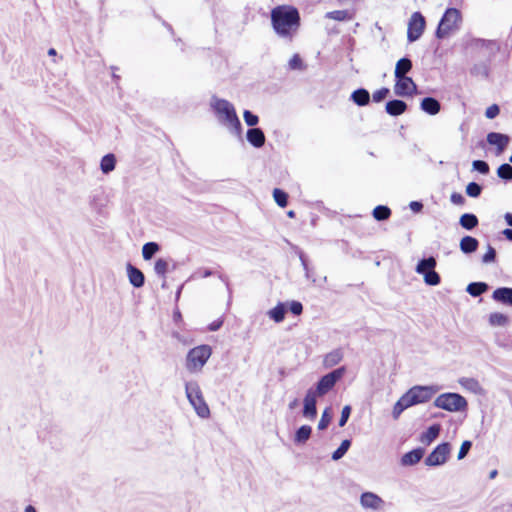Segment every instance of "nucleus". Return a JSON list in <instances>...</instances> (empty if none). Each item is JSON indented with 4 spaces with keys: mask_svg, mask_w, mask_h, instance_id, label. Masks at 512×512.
I'll use <instances>...</instances> for the list:
<instances>
[{
    "mask_svg": "<svg viewBox=\"0 0 512 512\" xmlns=\"http://www.w3.org/2000/svg\"><path fill=\"white\" fill-rule=\"evenodd\" d=\"M271 25L275 34L291 42L300 28V13L290 5H279L271 10Z\"/></svg>",
    "mask_w": 512,
    "mask_h": 512,
    "instance_id": "f257e3e1",
    "label": "nucleus"
},
{
    "mask_svg": "<svg viewBox=\"0 0 512 512\" xmlns=\"http://www.w3.org/2000/svg\"><path fill=\"white\" fill-rule=\"evenodd\" d=\"M210 106L216 113L219 122L226 126L231 134L242 139V124L234 106L228 100L220 99L215 95L211 97Z\"/></svg>",
    "mask_w": 512,
    "mask_h": 512,
    "instance_id": "f03ea898",
    "label": "nucleus"
},
{
    "mask_svg": "<svg viewBox=\"0 0 512 512\" xmlns=\"http://www.w3.org/2000/svg\"><path fill=\"white\" fill-rule=\"evenodd\" d=\"M185 392L196 414L201 418H208L210 416V409L204 400L199 384L196 381L186 382Z\"/></svg>",
    "mask_w": 512,
    "mask_h": 512,
    "instance_id": "7ed1b4c3",
    "label": "nucleus"
},
{
    "mask_svg": "<svg viewBox=\"0 0 512 512\" xmlns=\"http://www.w3.org/2000/svg\"><path fill=\"white\" fill-rule=\"evenodd\" d=\"M462 20L461 13L456 8H448L440 19L435 36L438 39L446 38L449 33L458 28Z\"/></svg>",
    "mask_w": 512,
    "mask_h": 512,
    "instance_id": "20e7f679",
    "label": "nucleus"
},
{
    "mask_svg": "<svg viewBox=\"0 0 512 512\" xmlns=\"http://www.w3.org/2000/svg\"><path fill=\"white\" fill-rule=\"evenodd\" d=\"M434 406L449 412H459L467 409V400L458 393L440 394L434 401Z\"/></svg>",
    "mask_w": 512,
    "mask_h": 512,
    "instance_id": "39448f33",
    "label": "nucleus"
},
{
    "mask_svg": "<svg viewBox=\"0 0 512 512\" xmlns=\"http://www.w3.org/2000/svg\"><path fill=\"white\" fill-rule=\"evenodd\" d=\"M212 353L209 345H200L189 350L186 358V368L190 372L201 371Z\"/></svg>",
    "mask_w": 512,
    "mask_h": 512,
    "instance_id": "423d86ee",
    "label": "nucleus"
},
{
    "mask_svg": "<svg viewBox=\"0 0 512 512\" xmlns=\"http://www.w3.org/2000/svg\"><path fill=\"white\" fill-rule=\"evenodd\" d=\"M346 372V368L341 366L328 374L322 376L316 384L314 389V393L319 397L326 395L335 384L343 377Z\"/></svg>",
    "mask_w": 512,
    "mask_h": 512,
    "instance_id": "0eeeda50",
    "label": "nucleus"
},
{
    "mask_svg": "<svg viewBox=\"0 0 512 512\" xmlns=\"http://www.w3.org/2000/svg\"><path fill=\"white\" fill-rule=\"evenodd\" d=\"M437 392V388L433 386H414L410 388L404 395L411 406L428 402Z\"/></svg>",
    "mask_w": 512,
    "mask_h": 512,
    "instance_id": "6e6552de",
    "label": "nucleus"
},
{
    "mask_svg": "<svg viewBox=\"0 0 512 512\" xmlns=\"http://www.w3.org/2000/svg\"><path fill=\"white\" fill-rule=\"evenodd\" d=\"M426 26L425 17L421 12H414L408 22L407 39L409 42L417 41L423 34Z\"/></svg>",
    "mask_w": 512,
    "mask_h": 512,
    "instance_id": "1a4fd4ad",
    "label": "nucleus"
},
{
    "mask_svg": "<svg viewBox=\"0 0 512 512\" xmlns=\"http://www.w3.org/2000/svg\"><path fill=\"white\" fill-rule=\"evenodd\" d=\"M451 452V445L443 442L437 445L433 451L425 458V465L440 466L446 463Z\"/></svg>",
    "mask_w": 512,
    "mask_h": 512,
    "instance_id": "9d476101",
    "label": "nucleus"
},
{
    "mask_svg": "<svg viewBox=\"0 0 512 512\" xmlns=\"http://www.w3.org/2000/svg\"><path fill=\"white\" fill-rule=\"evenodd\" d=\"M362 508L372 511L383 510L385 501L373 492H363L359 499Z\"/></svg>",
    "mask_w": 512,
    "mask_h": 512,
    "instance_id": "9b49d317",
    "label": "nucleus"
},
{
    "mask_svg": "<svg viewBox=\"0 0 512 512\" xmlns=\"http://www.w3.org/2000/svg\"><path fill=\"white\" fill-rule=\"evenodd\" d=\"M317 397H319V396L314 393L313 388H309L307 390L306 395L303 400L302 414H303V417H305L308 420H314L317 416V407H316Z\"/></svg>",
    "mask_w": 512,
    "mask_h": 512,
    "instance_id": "f8f14e48",
    "label": "nucleus"
},
{
    "mask_svg": "<svg viewBox=\"0 0 512 512\" xmlns=\"http://www.w3.org/2000/svg\"><path fill=\"white\" fill-rule=\"evenodd\" d=\"M416 88L417 86L411 77H400L396 78L394 93L401 97L410 96L413 94Z\"/></svg>",
    "mask_w": 512,
    "mask_h": 512,
    "instance_id": "ddd939ff",
    "label": "nucleus"
},
{
    "mask_svg": "<svg viewBox=\"0 0 512 512\" xmlns=\"http://www.w3.org/2000/svg\"><path fill=\"white\" fill-rule=\"evenodd\" d=\"M486 140L490 145L496 146L497 154H501L508 146L510 137L503 133L490 132L487 134Z\"/></svg>",
    "mask_w": 512,
    "mask_h": 512,
    "instance_id": "4468645a",
    "label": "nucleus"
},
{
    "mask_svg": "<svg viewBox=\"0 0 512 512\" xmlns=\"http://www.w3.org/2000/svg\"><path fill=\"white\" fill-rule=\"evenodd\" d=\"M126 269L130 284L135 288L143 287L145 284L144 273L139 268L133 266L131 263L127 264Z\"/></svg>",
    "mask_w": 512,
    "mask_h": 512,
    "instance_id": "2eb2a0df",
    "label": "nucleus"
},
{
    "mask_svg": "<svg viewBox=\"0 0 512 512\" xmlns=\"http://www.w3.org/2000/svg\"><path fill=\"white\" fill-rule=\"evenodd\" d=\"M247 141L255 148H261L265 144V134L261 128H249L246 133Z\"/></svg>",
    "mask_w": 512,
    "mask_h": 512,
    "instance_id": "dca6fc26",
    "label": "nucleus"
},
{
    "mask_svg": "<svg viewBox=\"0 0 512 512\" xmlns=\"http://www.w3.org/2000/svg\"><path fill=\"white\" fill-rule=\"evenodd\" d=\"M471 45L477 48H485L489 51V56L493 57L500 51V44L496 40H486L475 38Z\"/></svg>",
    "mask_w": 512,
    "mask_h": 512,
    "instance_id": "f3484780",
    "label": "nucleus"
},
{
    "mask_svg": "<svg viewBox=\"0 0 512 512\" xmlns=\"http://www.w3.org/2000/svg\"><path fill=\"white\" fill-rule=\"evenodd\" d=\"M492 298L496 302L512 306V288L500 287L493 291Z\"/></svg>",
    "mask_w": 512,
    "mask_h": 512,
    "instance_id": "a211bd4d",
    "label": "nucleus"
},
{
    "mask_svg": "<svg viewBox=\"0 0 512 512\" xmlns=\"http://www.w3.org/2000/svg\"><path fill=\"white\" fill-rule=\"evenodd\" d=\"M424 455L423 448H415L401 457V464L403 466H412L417 464Z\"/></svg>",
    "mask_w": 512,
    "mask_h": 512,
    "instance_id": "6ab92c4d",
    "label": "nucleus"
},
{
    "mask_svg": "<svg viewBox=\"0 0 512 512\" xmlns=\"http://www.w3.org/2000/svg\"><path fill=\"white\" fill-rule=\"evenodd\" d=\"M459 383L464 389H466L474 394H477V395L484 394L483 387L480 385L479 381L475 378L462 377L459 379Z\"/></svg>",
    "mask_w": 512,
    "mask_h": 512,
    "instance_id": "aec40b11",
    "label": "nucleus"
},
{
    "mask_svg": "<svg viewBox=\"0 0 512 512\" xmlns=\"http://www.w3.org/2000/svg\"><path fill=\"white\" fill-rule=\"evenodd\" d=\"M385 110L391 116H399L407 110V104L403 100L393 99L386 103Z\"/></svg>",
    "mask_w": 512,
    "mask_h": 512,
    "instance_id": "412c9836",
    "label": "nucleus"
},
{
    "mask_svg": "<svg viewBox=\"0 0 512 512\" xmlns=\"http://www.w3.org/2000/svg\"><path fill=\"white\" fill-rule=\"evenodd\" d=\"M421 109L429 115H436L441 109L440 102L433 97H425L420 104Z\"/></svg>",
    "mask_w": 512,
    "mask_h": 512,
    "instance_id": "4be33fe9",
    "label": "nucleus"
},
{
    "mask_svg": "<svg viewBox=\"0 0 512 512\" xmlns=\"http://www.w3.org/2000/svg\"><path fill=\"white\" fill-rule=\"evenodd\" d=\"M437 266L436 258L433 256H430L428 258H423L418 261L415 271L417 274L424 275L425 273H428L432 270H434Z\"/></svg>",
    "mask_w": 512,
    "mask_h": 512,
    "instance_id": "5701e85b",
    "label": "nucleus"
},
{
    "mask_svg": "<svg viewBox=\"0 0 512 512\" xmlns=\"http://www.w3.org/2000/svg\"><path fill=\"white\" fill-rule=\"evenodd\" d=\"M479 241L472 236H464L459 243L460 250L464 254H471L478 249Z\"/></svg>",
    "mask_w": 512,
    "mask_h": 512,
    "instance_id": "b1692460",
    "label": "nucleus"
},
{
    "mask_svg": "<svg viewBox=\"0 0 512 512\" xmlns=\"http://www.w3.org/2000/svg\"><path fill=\"white\" fill-rule=\"evenodd\" d=\"M350 99L358 106H366L370 102V93L365 88H358L352 92Z\"/></svg>",
    "mask_w": 512,
    "mask_h": 512,
    "instance_id": "393cba45",
    "label": "nucleus"
},
{
    "mask_svg": "<svg viewBox=\"0 0 512 512\" xmlns=\"http://www.w3.org/2000/svg\"><path fill=\"white\" fill-rule=\"evenodd\" d=\"M412 69V61L407 58L403 57L399 59L395 66L394 75L395 78L400 77H407L406 74Z\"/></svg>",
    "mask_w": 512,
    "mask_h": 512,
    "instance_id": "a878e982",
    "label": "nucleus"
},
{
    "mask_svg": "<svg viewBox=\"0 0 512 512\" xmlns=\"http://www.w3.org/2000/svg\"><path fill=\"white\" fill-rule=\"evenodd\" d=\"M286 312H287L286 304L279 302L274 308L270 309L267 312V315L269 316L270 319H272L276 323H280L284 320Z\"/></svg>",
    "mask_w": 512,
    "mask_h": 512,
    "instance_id": "bb28decb",
    "label": "nucleus"
},
{
    "mask_svg": "<svg viewBox=\"0 0 512 512\" xmlns=\"http://www.w3.org/2000/svg\"><path fill=\"white\" fill-rule=\"evenodd\" d=\"M441 426L440 424H433L428 429L421 434V442L424 444L432 443L440 434Z\"/></svg>",
    "mask_w": 512,
    "mask_h": 512,
    "instance_id": "cd10ccee",
    "label": "nucleus"
},
{
    "mask_svg": "<svg viewBox=\"0 0 512 512\" xmlns=\"http://www.w3.org/2000/svg\"><path fill=\"white\" fill-rule=\"evenodd\" d=\"M311 433H312L311 426H309V425L300 426L295 432L294 443L297 445L305 444L309 440Z\"/></svg>",
    "mask_w": 512,
    "mask_h": 512,
    "instance_id": "c85d7f7f",
    "label": "nucleus"
},
{
    "mask_svg": "<svg viewBox=\"0 0 512 512\" xmlns=\"http://www.w3.org/2000/svg\"><path fill=\"white\" fill-rule=\"evenodd\" d=\"M343 359V352L341 349H335L325 355L323 365L326 368H331L337 365Z\"/></svg>",
    "mask_w": 512,
    "mask_h": 512,
    "instance_id": "c756f323",
    "label": "nucleus"
},
{
    "mask_svg": "<svg viewBox=\"0 0 512 512\" xmlns=\"http://www.w3.org/2000/svg\"><path fill=\"white\" fill-rule=\"evenodd\" d=\"M478 223V218L473 213H464L459 219V224L466 230H473Z\"/></svg>",
    "mask_w": 512,
    "mask_h": 512,
    "instance_id": "7c9ffc66",
    "label": "nucleus"
},
{
    "mask_svg": "<svg viewBox=\"0 0 512 512\" xmlns=\"http://www.w3.org/2000/svg\"><path fill=\"white\" fill-rule=\"evenodd\" d=\"M489 289V285L485 282H472L468 284L466 291L472 297H478Z\"/></svg>",
    "mask_w": 512,
    "mask_h": 512,
    "instance_id": "2f4dec72",
    "label": "nucleus"
},
{
    "mask_svg": "<svg viewBox=\"0 0 512 512\" xmlns=\"http://www.w3.org/2000/svg\"><path fill=\"white\" fill-rule=\"evenodd\" d=\"M115 166L116 158L114 154L109 153L102 157L100 168L104 174L112 172L115 169Z\"/></svg>",
    "mask_w": 512,
    "mask_h": 512,
    "instance_id": "473e14b6",
    "label": "nucleus"
},
{
    "mask_svg": "<svg viewBox=\"0 0 512 512\" xmlns=\"http://www.w3.org/2000/svg\"><path fill=\"white\" fill-rule=\"evenodd\" d=\"M160 250V246L156 242H147L142 247V256L144 260H150Z\"/></svg>",
    "mask_w": 512,
    "mask_h": 512,
    "instance_id": "72a5a7b5",
    "label": "nucleus"
},
{
    "mask_svg": "<svg viewBox=\"0 0 512 512\" xmlns=\"http://www.w3.org/2000/svg\"><path fill=\"white\" fill-rule=\"evenodd\" d=\"M372 215L377 221H385L390 217L391 209L388 206L378 205L373 209Z\"/></svg>",
    "mask_w": 512,
    "mask_h": 512,
    "instance_id": "f704fd0d",
    "label": "nucleus"
},
{
    "mask_svg": "<svg viewBox=\"0 0 512 512\" xmlns=\"http://www.w3.org/2000/svg\"><path fill=\"white\" fill-rule=\"evenodd\" d=\"M411 407V405L408 403V400L406 399L405 395L403 394L400 399L395 403L392 411V415L394 419H397L400 414L407 408Z\"/></svg>",
    "mask_w": 512,
    "mask_h": 512,
    "instance_id": "c9c22d12",
    "label": "nucleus"
},
{
    "mask_svg": "<svg viewBox=\"0 0 512 512\" xmlns=\"http://www.w3.org/2000/svg\"><path fill=\"white\" fill-rule=\"evenodd\" d=\"M470 73H471V75L476 76V77L480 76L483 78H487L489 75L488 64H486L484 62L477 63V64L473 65V67L470 69Z\"/></svg>",
    "mask_w": 512,
    "mask_h": 512,
    "instance_id": "e433bc0d",
    "label": "nucleus"
},
{
    "mask_svg": "<svg viewBox=\"0 0 512 512\" xmlns=\"http://www.w3.org/2000/svg\"><path fill=\"white\" fill-rule=\"evenodd\" d=\"M351 446V440L345 439L341 442L340 446L332 453V460H340L349 450Z\"/></svg>",
    "mask_w": 512,
    "mask_h": 512,
    "instance_id": "4c0bfd02",
    "label": "nucleus"
},
{
    "mask_svg": "<svg viewBox=\"0 0 512 512\" xmlns=\"http://www.w3.org/2000/svg\"><path fill=\"white\" fill-rule=\"evenodd\" d=\"M497 176L504 181L512 180V165L509 163L501 164L497 169Z\"/></svg>",
    "mask_w": 512,
    "mask_h": 512,
    "instance_id": "58836bf2",
    "label": "nucleus"
},
{
    "mask_svg": "<svg viewBox=\"0 0 512 512\" xmlns=\"http://www.w3.org/2000/svg\"><path fill=\"white\" fill-rule=\"evenodd\" d=\"M273 198L278 206L284 208L288 205V194L279 188L273 190Z\"/></svg>",
    "mask_w": 512,
    "mask_h": 512,
    "instance_id": "ea45409f",
    "label": "nucleus"
},
{
    "mask_svg": "<svg viewBox=\"0 0 512 512\" xmlns=\"http://www.w3.org/2000/svg\"><path fill=\"white\" fill-rule=\"evenodd\" d=\"M508 321V317L500 312L491 313L489 316V323L492 326H505Z\"/></svg>",
    "mask_w": 512,
    "mask_h": 512,
    "instance_id": "a19ab883",
    "label": "nucleus"
},
{
    "mask_svg": "<svg viewBox=\"0 0 512 512\" xmlns=\"http://www.w3.org/2000/svg\"><path fill=\"white\" fill-rule=\"evenodd\" d=\"M168 266L169 264L167 260L163 258H158L154 264V271L158 276L165 278L166 273L168 271Z\"/></svg>",
    "mask_w": 512,
    "mask_h": 512,
    "instance_id": "79ce46f5",
    "label": "nucleus"
},
{
    "mask_svg": "<svg viewBox=\"0 0 512 512\" xmlns=\"http://www.w3.org/2000/svg\"><path fill=\"white\" fill-rule=\"evenodd\" d=\"M423 278H424L425 284L429 285V286H437L441 282V277H440L439 273L435 271V269L428 273H425L423 275Z\"/></svg>",
    "mask_w": 512,
    "mask_h": 512,
    "instance_id": "37998d69",
    "label": "nucleus"
},
{
    "mask_svg": "<svg viewBox=\"0 0 512 512\" xmlns=\"http://www.w3.org/2000/svg\"><path fill=\"white\" fill-rule=\"evenodd\" d=\"M482 186L476 182H470L468 183V185L466 186V194L469 196V197H472V198H477L481 195L482 193Z\"/></svg>",
    "mask_w": 512,
    "mask_h": 512,
    "instance_id": "c03bdc74",
    "label": "nucleus"
},
{
    "mask_svg": "<svg viewBox=\"0 0 512 512\" xmlns=\"http://www.w3.org/2000/svg\"><path fill=\"white\" fill-rule=\"evenodd\" d=\"M472 169L483 175L488 174L490 171L488 163L485 162L484 160H474L472 162Z\"/></svg>",
    "mask_w": 512,
    "mask_h": 512,
    "instance_id": "a18cd8bd",
    "label": "nucleus"
},
{
    "mask_svg": "<svg viewBox=\"0 0 512 512\" xmlns=\"http://www.w3.org/2000/svg\"><path fill=\"white\" fill-rule=\"evenodd\" d=\"M243 118L245 123L251 128H256L255 126L259 122V117L256 114L252 113L250 110L244 111Z\"/></svg>",
    "mask_w": 512,
    "mask_h": 512,
    "instance_id": "49530a36",
    "label": "nucleus"
},
{
    "mask_svg": "<svg viewBox=\"0 0 512 512\" xmlns=\"http://www.w3.org/2000/svg\"><path fill=\"white\" fill-rule=\"evenodd\" d=\"M496 259V250L490 245H487V252L482 256V263L489 264Z\"/></svg>",
    "mask_w": 512,
    "mask_h": 512,
    "instance_id": "de8ad7c7",
    "label": "nucleus"
},
{
    "mask_svg": "<svg viewBox=\"0 0 512 512\" xmlns=\"http://www.w3.org/2000/svg\"><path fill=\"white\" fill-rule=\"evenodd\" d=\"M331 419H332V417H331V415L329 413V408H326L324 410V412L322 413V416H321L320 421L318 423V429L319 430H325L328 427V425L330 424Z\"/></svg>",
    "mask_w": 512,
    "mask_h": 512,
    "instance_id": "09e8293b",
    "label": "nucleus"
},
{
    "mask_svg": "<svg viewBox=\"0 0 512 512\" xmlns=\"http://www.w3.org/2000/svg\"><path fill=\"white\" fill-rule=\"evenodd\" d=\"M289 68L291 70H302L304 69V64L301 57L298 54H294L292 58L289 60Z\"/></svg>",
    "mask_w": 512,
    "mask_h": 512,
    "instance_id": "8fccbe9b",
    "label": "nucleus"
},
{
    "mask_svg": "<svg viewBox=\"0 0 512 512\" xmlns=\"http://www.w3.org/2000/svg\"><path fill=\"white\" fill-rule=\"evenodd\" d=\"M471 447H472L471 441H469V440L463 441V443L461 444V447L459 449V452H458V456H457L458 460L465 458L467 456V454L469 453Z\"/></svg>",
    "mask_w": 512,
    "mask_h": 512,
    "instance_id": "3c124183",
    "label": "nucleus"
},
{
    "mask_svg": "<svg viewBox=\"0 0 512 512\" xmlns=\"http://www.w3.org/2000/svg\"><path fill=\"white\" fill-rule=\"evenodd\" d=\"M389 93H390V90L386 87H383L373 93V95H372L373 101L377 102V103L381 102L388 96Z\"/></svg>",
    "mask_w": 512,
    "mask_h": 512,
    "instance_id": "603ef678",
    "label": "nucleus"
},
{
    "mask_svg": "<svg viewBox=\"0 0 512 512\" xmlns=\"http://www.w3.org/2000/svg\"><path fill=\"white\" fill-rule=\"evenodd\" d=\"M351 406L350 405H346L342 408V411H341V416H340V419H339V426L340 427H343L346 425L350 415H351Z\"/></svg>",
    "mask_w": 512,
    "mask_h": 512,
    "instance_id": "864d4df0",
    "label": "nucleus"
},
{
    "mask_svg": "<svg viewBox=\"0 0 512 512\" xmlns=\"http://www.w3.org/2000/svg\"><path fill=\"white\" fill-rule=\"evenodd\" d=\"M289 310L293 315H300L303 312V305L299 301H291L289 303Z\"/></svg>",
    "mask_w": 512,
    "mask_h": 512,
    "instance_id": "5fc2aeb1",
    "label": "nucleus"
},
{
    "mask_svg": "<svg viewBox=\"0 0 512 512\" xmlns=\"http://www.w3.org/2000/svg\"><path fill=\"white\" fill-rule=\"evenodd\" d=\"M500 113V108L497 104L489 106L485 111V116L488 119H494Z\"/></svg>",
    "mask_w": 512,
    "mask_h": 512,
    "instance_id": "6e6d98bb",
    "label": "nucleus"
},
{
    "mask_svg": "<svg viewBox=\"0 0 512 512\" xmlns=\"http://www.w3.org/2000/svg\"><path fill=\"white\" fill-rule=\"evenodd\" d=\"M450 200L455 205H463L465 203L464 196L457 192L451 194Z\"/></svg>",
    "mask_w": 512,
    "mask_h": 512,
    "instance_id": "4d7b16f0",
    "label": "nucleus"
},
{
    "mask_svg": "<svg viewBox=\"0 0 512 512\" xmlns=\"http://www.w3.org/2000/svg\"><path fill=\"white\" fill-rule=\"evenodd\" d=\"M345 15H346L345 11L337 10V11L329 12L327 14V17L331 18V19H334V20L341 21V20H343L345 18Z\"/></svg>",
    "mask_w": 512,
    "mask_h": 512,
    "instance_id": "13d9d810",
    "label": "nucleus"
},
{
    "mask_svg": "<svg viewBox=\"0 0 512 512\" xmlns=\"http://www.w3.org/2000/svg\"><path fill=\"white\" fill-rule=\"evenodd\" d=\"M223 325V319H217L209 324L208 329L209 331H217L219 330Z\"/></svg>",
    "mask_w": 512,
    "mask_h": 512,
    "instance_id": "bf43d9fd",
    "label": "nucleus"
},
{
    "mask_svg": "<svg viewBox=\"0 0 512 512\" xmlns=\"http://www.w3.org/2000/svg\"><path fill=\"white\" fill-rule=\"evenodd\" d=\"M409 207L413 212L418 213L423 209V204L419 201H411Z\"/></svg>",
    "mask_w": 512,
    "mask_h": 512,
    "instance_id": "052dcab7",
    "label": "nucleus"
},
{
    "mask_svg": "<svg viewBox=\"0 0 512 512\" xmlns=\"http://www.w3.org/2000/svg\"><path fill=\"white\" fill-rule=\"evenodd\" d=\"M298 254H299V259L301 261V265H302L304 271L308 272V262H307L305 254L302 251H300Z\"/></svg>",
    "mask_w": 512,
    "mask_h": 512,
    "instance_id": "680f3d73",
    "label": "nucleus"
},
{
    "mask_svg": "<svg viewBox=\"0 0 512 512\" xmlns=\"http://www.w3.org/2000/svg\"><path fill=\"white\" fill-rule=\"evenodd\" d=\"M502 234L506 237L507 240L512 241V229L506 228L503 230Z\"/></svg>",
    "mask_w": 512,
    "mask_h": 512,
    "instance_id": "e2e57ef3",
    "label": "nucleus"
},
{
    "mask_svg": "<svg viewBox=\"0 0 512 512\" xmlns=\"http://www.w3.org/2000/svg\"><path fill=\"white\" fill-rule=\"evenodd\" d=\"M504 219L507 223L508 226L512 227V213L510 212H507L505 215H504Z\"/></svg>",
    "mask_w": 512,
    "mask_h": 512,
    "instance_id": "0e129e2a",
    "label": "nucleus"
},
{
    "mask_svg": "<svg viewBox=\"0 0 512 512\" xmlns=\"http://www.w3.org/2000/svg\"><path fill=\"white\" fill-rule=\"evenodd\" d=\"M212 274H213V272L210 269H204L202 272V277L207 278V277L211 276Z\"/></svg>",
    "mask_w": 512,
    "mask_h": 512,
    "instance_id": "69168bd1",
    "label": "nucleus"
},
{
    "mask_svg": "<svg viewBox=\"0 0 512 512\" xmlns=\"http://www.w3.org/2000/svg\"><path fill=\"white\" fill-rule=\"evenodd\" d=\"M297 404H298V400L294 399L292 402L289 403V408L293 409L297 406Z\"/></svg>",
    "mask_w": 512,
    "mask_h": 512,
    "instance_id": "338daca9",
    "label": "nucleus"
},
{
    "mask_svg": "<svg viewBox=\"0 0 512 512\" xmlns=\"http://www.w3.org/2000/svg\"><path fill=\"white\" fill-rule=\"evenodd\" d=\"M25 512H37L36 509L31 506V505H28L26 508H25Z\"/></svg>",
    "mask_w": 512,
    "mask_h": 512,
    "instance_id": "774afa93",
    "label": "nucleus"
}]
</instances>
